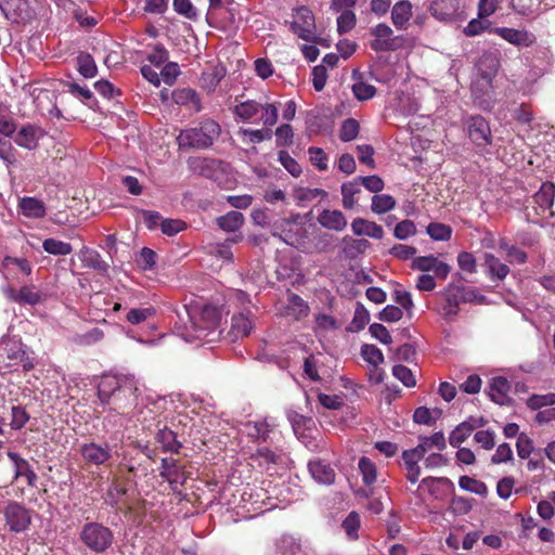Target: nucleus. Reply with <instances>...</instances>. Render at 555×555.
Here are the masks:
<instances>
[{"label":"nucleus","mask_w":555,"mask_h":555,"mask_svg":"<svg viewBox=\"0 0 555 555\" xmlns=\"http://www.w3.org/2000/svg\"><path fill=\"white\" fill-rule=\"evenodd\" d=\"M352 92L359 101L372 99L376 93V88L363 81L356 82L352 86Z\"/></svg>","instance_id":"obj_62"},{"label":"nucleus","mask_w":555,"mask_h":555,"mask_svg":"<svg viewBox=\"0 0 555 555\" xmlns=\"http://www.w3.org/2000/svg\"><path fill=\"white\" fill-rule=\"evenodd\" d=\"M482 64H489V67H490V72L481 73L482 85H485V87L487 89H490L491 82H492V77H493L494 73L496 72L498 61L491 55H483L478 65L479 70H481L480 66ZM472 92H473L474 102L476 103V105L479 106V108H481L482 111H491L493 108L494 99L488 90H486L485 92H481L478 88V85L474 83L473 88H472Z\"/></svg>","instance_id":"obj_6"},{"label":"nucleus","mask_w":555,"mask_h":555,"mask_svg":"<svg viewBox=\"0 0 555 555\" xmlns=\"http://www.w3.org/2000/svg\"><path fill=\"white\" fill-rule=\"evenodd\" d=\"M190 328L186 333H181L182 338L188 343L202 340L207 333L217 328L220 322V311L210 305L203 307H192L188 309Z\"/></svg>","instance_id":"obj_1"},{"label":"nucleus","mask_w":555,"mask_h":555,"mask_svg":"<svg viewBox=\"0 0 555 555\" xmlns=\"http://www.w3.org/2000/svg\"><path fill=\"white\" fill-rule=\"evenodd\" d=\"M309 159L311 164L319 170L325 171L328 168V156L323 149L310 146L308 149Z\"/></svg>","instance_id":"obj_50"},{"label":"nucleus","mask_w":555,"mask_h":555,"mask_svg":"<svg viewBox=\"0 0 555 555\" xmlns=\"http://www.w3.org/2000/svg\"><path fill=\"white\" fill-rule=\"evenodd\" d=\"M308 469L313 480L320 485L331 486L335 482L336 473L334 468L323 460L309 461Z\"/></svg>","instance_id":"obj_20"},{"label":"nucleus","mask_w":555,"mask_h":555,"mask_svg":"<svg viewBox=\"0 0 555 555\" xmlns=\"http://www.w3.org/2000/svg\"><path fill=\"white\" fill-rule=\"evenodd\" d=\"M416 225L412 220H403L397 223L393 229V236L400 241L408 240L416 234Z\"/></svg>","instance_id":"obj_54"},{"label":"nucleus","mask_w":555,"mask_h":555,"mask_svg":"<svg viewBox=\"0 0 555 555\" xmlns=\"http://www.w3.org/2000/svg\"><path fill=\"white\" fill-rule=\"evenodd\" d=\"M278 159L281 165L292 175L297 178L301 175L302 169L299 163L289 155L287 151H280L278 155Z\"/></svg>","instance_id":"obj_51"},{"label":"nucleus","mask_w":555,"mask_h":555,"mask_svg":"<svg viewBox=\"0 0 555 555\" xmlns=\"http://www.w3.org/2000/svg\"><path fill=\"white\" fill-rule=\"evenodd\" d=\"M467 133L476 146H487L492 143V134L489 122L480 115L472 116L467 122Z\"/></svg>","instance_id":"obj_11"},{"label":"nucleus","mask_w":555,"mask_h":555,"mask_svg":"<svg viewBox=\"0 0 555 555\" xmlns=\"http://www.w3.org/2000/svg\"><path fill=\"white\" fill-rule=\"evenodd\" d=\"M490 27V22L483 17L473 18L468 22L463 33L468 37L481 35Z\"/></svg>","instance_id":"obj_57"},{"label":"nucleus","mask_w":555,"mask_h":555,"mask_svg":"<svg viewBox=\"0 0 555 555\" xmlns=\"http://www.w3.org/2000/svg\"><path fill=\"white\" fill-rule=\"evenodd\" d=\"M309 305L297 294H291L287 298L286 313L295 320H300L308 315Z\"/></svg>","instance_id":"obj_36"},{"label":"nucleus","mask_w":555,"mask_h":555,"mask_svg":"<svg viewBox=\"0 0 555 555\" xmlns=\"http://www.w3.org/2000/svg\"><path fill=\"white\" fill-rule=\"evenodd\" d=\"M80 454L87 463L100 466L112 457V449L107 443L89 442L81 446Z\"/></svg>","instance_id":"obj_15"},{"label":"nucleus","mask_w":555,"mask_h":555,"mask_svg":"<svg viewBox=\"0 0 555 555\" xmlns=\"http://www.w3.org/2000/svg\"><path fill=\"white\" fill-rule=\"evenodd\" d=\"M276 146H291L293 144L294 131L289 124H283L275 130Z\"/></svg>","instance_id":"obj_56"},{"label":"nucleus","mask_w":555,"mask_h":555,"mask_svg":"<svg viewBox=\"0 0 555 555\" xmlns=\"http://www.w3.org/2000/svg\"><path fill=\"white\" fill-rule=\"evenodd\" d=\"M485 266L487 267L488 275L491 280H504L508 273L509 268L507 264L502 262L498 257L490 253H486L483 256Z\"/></svg>","instance_id":"obj_33"},{"label":"nucleus","mask_w":555,"mask_h":555,"mask_svg":"<svg viewBox=\"0 0 555 555\" xmlns=\"http://www.w3.org/2000/svg\"><path fill=\"white\" fill-rule=\"evenodd\" d=\"M343 528L346 534L356 540L358 538V530L360 528V516L356 512L349 513V515L343 521Z\"/></svg>","instance_id":"obj_61"},{"label":"nucleus","mask_w":555,"mask_h":555,"mask_svg":"<svg viewBox=\"0 0 555 555\" xmlns=\"http://www.w3.org/2000/svg\"><path fill=\"white\" fill-rule=\"evenodd\" d=\"M361 356L373 367L379 366L384 362V354L375 345H363Z\"/></svg>","instance_id":"obj_48"},{"label":"nucleus","mask_w":555,"mask_h":555,"mask_svg":"<svg viewBox=\"0 0 555 555\" xmlns=\"http://www.w3.org/2000/svg\"><path fill=\"white\" fill-rule=\"evenodd\" d=\"M430 14L438 21L449 22L453 17L452 0H436L429 8Z\"/></svg>","instance_id":"obj_39"},{"label":"nucleus","mask_w":555,"mask_h":555,"mask_svg":"<svg viewBox=\"0 0 555 555\" xmlns=\"http://www.w3.org/2000/svg\"><path fill=\"white\" fill-rule=\"evenodd\" d=\"M0 10L13 23L26 22L31 17L28 0H0Z\"/></svg>","instance_id":"obj_13"},{"label":"nucleus","mask_w":555,"mask_h":555,"mask_svg":"<svg viewBox=\"0 0 555 555\" xmlns=\"http://www.w3.org/2000/svg\"><path fill=\"white\" fill-rule=\"evenodd\" d=\"M10 426L14 430L22 429L29 421V414L22 406H12Z\"/></svg>","instance_id":"obj_60"},{"label":"nucleus","mask_w":555,"mask_h":555,"mask_svg":"<svg viewBox=\"0 0 555 555\" xmlns=\"http://www.w3.org/2000/svg\"><path fill=\"white\" fill-rule=\"evenodd\" d=\"M77 70L85 78H93L98 74V67L91 54L81 52L77 59Z\"/></svg>","instance_id":"obj_40"},{"label":"nucleus","mask_w":555,"mask_h":555,"mask_svg":"<svg viewBox=\"0 0 555 555\" xmlns=\"http://www.w3.org/2000/svg\"><path fill=\"white\" fill-rule=\"evenodd\" d=\"M0 271L5 280L17 279L18 274L30 275L33 268L26 258L5 256L0 264Z\"/></svg>","instance_id":"obj_16"},{"label":"nucleus","mask_w":555,"mask_h":555,"mask_svg":"<svg viewBox=\"0 0 555 555\" xmlns=\"http://www.w3.org/2000/svg\"><path fill=\"white\" fill-rule=\"evenodd\" d=\"M43 135L44 131L42 128L34 125H26L17 132L15 142L22 147L33 150L37 146L39 139Z\"/></svg>","instance_id":"obj_26"},{"label":"nucleus","mask_w":555,"mask_h":555,"mask_svg":"<svg viewBox=\"0 0 555 555\" xmlns=\"http://www.w3.org/2000/svg\"><path fill=\"white\" fill-rule=\"evenodd\" d=\"M244 216L242 212L231 210L228 214L217 218V224L225 232H235L242 228Z\"/></svg>","instance_id":"obj_37"},{"label":"nucleus","mask_w":555,"mask_h":555,"mask_svg":"<svg viewBox=\"0 0 555 555\" xmlns=\"http://www.w3.org/2000/svg\"><path fill=\"white\" fill-rule=\"evenodd\" d=\"M459 485L463 490L482 494L486 492V485L482 481L476 480L468 476H462L459 480Z\"/></svg>","instance_id":"obj_64"},{"label":"nucleus","mask_w":555,"mask_h":555,"mask_svg":"<svg viewBox=\"0 0 555 555\" xmlns=\"http://www.w3.org/2000/svg\"><path fill=\"white\" fill-rule=\"evenodd\" d=\"M319 224L327 230L341 232L347 227L345 215L337 209H323L317 217Z\"/></svg>","instance_id":"obj_23"},{"label":"nucleus","mask_w":555,"mask_h":555,"mask_svg":"<svg viewBox=\"0 0 555 555\" xmlns=\"http://www.w3.org/2000/svg\"><path fill=\"white\" fill-rule=\"evenodd\" d=\"M18 207L22 214L28 218H43L47 212L43 202L31 196L21 198Z\"/></svg>","instance_id":"obj_31"},{"label":"nucleus","mask_w":555,"mask_h":555,"mask_svg":"<svg viewBox=\"0 0 555 555\" xmlns=\"http://www.w3.org/2000/svg\"><path fill=\"white\" fill-rule=\"evenodd\" d=\"M261 120L266 127H272L279 119V108L273 103L260 104Z\"/></svg>","instance_id":"obj_55"},{"label":"nucleus","mask_w":555,"mask_h":555,"mask_svg":"<svg viewBox=\"0 0 555 555\" xmlns=\"http://www.w3.org/2000/svg\"><path fill=\"white\" fill-rule=\"evenodd\" d=\"M492 31L517 48H528L537 40L534 34L526 29L496 27Z\"/></svg>","instance_id":"obj_14"},{"label":"nucleus","mask_w":555,"mask_h":555,"mask_svg":"<svg viewBox=\"0 0 555 555\" xmlns=\"http://www.w3.org/2000/svg\"><path fill=\"white\" fill-rule=\"evenodd\" d=\"M25 351L20 340L3 337L0 340V367L12 369L22 363Z\"/></svg>","instance_id":"obj_10"},{"label":"nucleus","mask_w":555,"mask_h":555,"mask_svg":"<svg viewBox=\"0 0 555 555\" xmlns=\"http://www.w3.org/2000/svg\"><path fill=\"white\" fill-rule=\"evenodd\" d=\"M361 183L358 177L352 181L345 182L340 186L341 191V203L345 209H353L357 205L356 195L361 193Z\"/></svg>","instance_id":"obj_35"},{"label":"nucleus","mask_w":555,"mask_h":555,"mask_svg":"<svg viewBox=\"0 0 555 555\" xmlns=\"http://www.w3.org/2000/svg\"><path fill=\"white\" fill-rule=\"evenodd\" d=\"M241 434L248 436L254 441H264L269 435V425L266 421L247 422L242 425Z\"/></svg>","instance_id":"obj_34"},{"label":"nucleus","mask_w":555,"mask_h":555,"mask_svg":"<svg viewBox=\"0 0 555 555\" xmlns=\"http://www.w3.org/2000/svg\"><path fill=\"white\" fill-rule=\"evenodd\" d=\"M42 248L46 253L54 256H66L73 251L69 243L55 238H47L42 242Z\"/></svg>","instance_id":"obj_44"},{"label":"nucleus","mask_w":555,"mask_h":555,"mask_svg":"<svg viewBox=\"0 0 555 555\" xmlns=\"http://www.w3.org/2000/svg\"><path fill=\"white\" fill-rule=\"evenodd\" d=\"M426 232L434 241L446 242L452 236V228L440 222L429 223L426 228Z\"/></svg>","instance_id":"obj_46"},{"label":"nucleus","mask_w":555,"mask_h":555,"mask_svg":"<svg viewBox=\"0 0 555 555\" xmlns=\"http://www.w3.org/2000/svg\"><path fill=\"white\" fill-rule=\"evenodd\" d=\"M78 257L86 268L93 269L100 273H106L108 270L107 262H105L101 255L94 249L82 247Z\"/></svg>","instance_id":"obj_28"},{"label":"nucleus","mask_w":555,"mask_h":555,"mask_svg":"<svg viewBox=\"0 0 555 555\" xmlns=\"http://www.w3.org/2000/svg\"><path fill=\"white\" fill-rule=\"evenodd\" d=\"M412 268L423 272L433 271L438 279H447L451 271V267L440 261L435 256H421L416 257L412 261Z\"/></svg>","instance_id":"obj_17"},{"label":"nucleus","mask_w":555,"mask_h":555,"mask_svg":"<svg viewBox=\"0 0 555 555\" xmlns=\"http://www.w3.org/2000/svg\"><path fill=\"white\" fill-rule=\"evenodd\" d=\"M8 456L14 464L15 479L20 477H25L27 485L30 487H35L38 477L37 474L31 469L29 463L15 452H9Z\"/></svg>","instance_id":"obj_27"},{"label":"nucleus","mask_w":555,"mask_h":555,"mask_svg":"<svg viewBox=\"0 0 555 555\" xmlns=\"http://www.w3.org/2000/svg\"><path fill=\"white\" fill-rule=\"evenodd\" d=\"M392 374L405 387H414L416 385V379H415L412 371L404 365H401V364L395 365L392 367Z\"/></svg>","instance_id":"obj_59"},{"label":"nucleus","mask_w":555,"mask_h":555,"mask_svg":"<svg viewBox=\"0 0 555 555\" xmlns=\"http://www.w3.org/2000/svg\"><path fill=\"white\" fill-rule=\"evenodd\" d=\"M327 196L328 193L325 190L319 188L310 189L306 186H298L295 188L293 191L294 201L299 206H305L308 203H311L318 198L325 199L327 198Z\"/></svg>","instance_id":"obj_32"},{"label":"nucleus","mask_w":555,"mask_h":555,"mask_svg":"<svg viewBox=\"0 0 555 555\" xmlns=\"http://www.w3.org/2000/svg\"><path fill=\"white\" fill-rule=\"evenodd\" d=\"M291 27L299 38L317 42L314 16L308 8L301 7L295 11Z\"/></svg>","instance_id":"obj_9"},{"label":"nucleus","mask_w":555,"mask_h":555,"mask_svg":"<svg viewBox=\"0 0 555 555\" xmlns=\"http://www.w3.org/2000/svg\"><path fill=\"white\" fill-rule=\"evenodd\" d=\"M137 382L128 376H105L99 384L98 396L102 404H107L112 396L129 392L134 396Z\"/></svg>","instance_id":"obj_5"},{"label":"nucleus","mask_w":555,"mask_h":555,"mask_svg":"<svg viewBox=\"0 0 555 555\" xmlns=\"http://www.w3.org/2000/svg\"><path fill=\"white\" fill-rule=\"evenodd\" d=\"M219 166L220 163L210 158H195L191 162L192 169L206 178H212V172L219 168Z\"/></svg>","instance_id":"obj_45"},{"label":"nucleus","mask_w":555,"mask_h":555,"mask_svg":"<svg viewBox=\"0 0 555 555\" xmlns=\"http://www.w3.org/2000/svg\"><path fill=\"white\" fill-rule=\"evenodd\" d=\"M555 404V393L548 392L545 395H532L527 400V405L531 410H539L543 406Z\"/></svg>","instance_id":"obj_58"},{"label":"nucleus","mask_w":555,"mask_h":555,"mask_svg":"<svg viewBox=\"0 0 555 555\" xmlns=\"http://www.w3.org/2000/svg\"><path fill=\"white\" fill-rule=\"evenodd\" d=\"M173 101L178 105L194 104L196 109H199V99L196 92L192 89H181L173 92Z\"/></svg>","instance_id":"obj_53"},{"label":"nucleus","mask_w":555,"mask_h":555,"mask_svg":"<svg viewBox=\"0 0 555 555\" xmlns=\"http://www.w3.org/2000/svg\"><path fill=\"white\" fill-rule=\"evenodd\" d=\"M485 424L486 421L483 417L470 416L452 430L449 436V443L453 448H459L460 444L463 443L476 428L482 427Z\"/></svg>","instance_id":"obj_18"},{"label":"nucleus","mask_w":555,"mask_h":555,"mask_svg":"<svg viewBox=\"0 0 555 555\" xmlns=\"http://www.w3.org/2000/svg\"><path fill=\"white\" fill-rule=\"evenodd\" d=\"M259 112L260 104L253 100L241 102L236 104L233 109L236 118L245 122L251 121V119L257 116Z\"/></svg>","instance_id":"obj_38"},{"label":"nucleus","mask_w":555,"mask_h":555,"mask_svg":"<svg viewBox=\"0 0 555 555\" xmlns=\"http://www.w3.org/2000/svg\"><path fill=\"white\" fill-rule=\"evenodd\" d=\"M359 134V124L353 118L346 119L339 130V139L343 142H350Z\"/></svg>","instance_id":"obj_52"},{"label":"nucleus","mask_w":555,"mask_h":555,"mask_svg":"<svg viewBox=\"0 0 555 555\" xmlns=\"http://www.w3.org/2000/svg\"><path fill=\"white\" fill-rule=\"evenodd\" d=\"M80 540L90 551L103 553L112 546L114 533L108 527L92 521L83 525L80 531Z\"/></svg>","instance_id":"obj_4"},{"label":"nucleus","mask_w":555,"mask_h":555,"mask_svg":"<svg viewBox=\"0 0 555 555\" xmlns=\"http://www.w3.org/2000/svg\"><path fill=\"white\" fill-rule=\"evenodd\" d=\"M254 322L251 319V312L249 310L240 312L232 317V323L230 328V335L232 339L243 338L249 335L253 328Z\"/></svg>","instance_id":"obj_24"},{"label":"nucleus","mask_w":555,"mask_h":555,"mask_svg":"<svg viewBox=\"0 0 555 555\" xmlns=\"http://www.w3.org/2000/svg\"><path fill=\"white\" fill-rule=\"evenodd\" d=\"M446 302L442 306L441 313L446 319H452L459 313V306L462 302L460 294L456 292V285L449 284L444 289Z\"/></svg>","instance_id":"obj_30"},{"label":"nucleus","mask_w":555,"mask_h":555,"mask_svg":"<svg viewBox=\"0 0 555 555\" xmlns=\"http://www.w3.org/2000/svg\"><path fill=\"white\" fill-rule=\"evenodd\" d=\"M456 292L460 294L462 302L482 305L487 302L486 296L481 295L476 287L457 286Z\"/></svg>","instance_id":"obj_49"},{"label":"nucleus","mask_w":555,"mask_h":555,"mask_svg":"<svg viewBox=\"0 0 555 555\" xmlns=\"http://www.w3.org/2000/svg\"><path fill=\"white\" fill-rule=\"evenodd\" d=\"M220 126L212 119H206L199 127L182 130L178 143L182 147L207 149L220 135Z\"/></svg>","instance_id":"obj_2"},{"label":"nucleus","mask_w":555,"mask_h":555,"mask_svg":"<svg viewBox=\"0 0 555 555\" xmlns=\"http://www.w3.org/2000/svg\"><path fill=\"white\" fill-rule=\"evenodd\" d=\"M457 264L461 270L467 273H476L477 272V262L475 256L469 251H461L457 255Z\"/></svg>","instance_id":"obj_63"},{"label":"nucleus","mask_w":555,"mask_h":555,"mask_svg":"<svg viewBox=\"0 0 555 555\" xmlns=\"http://www.w3.org/2000/svg\"><path fill=\"white\" fill-rule=\"evenodd\" d=\"M396 204V199L389 194H375L372 197L371 210L376 215H383L391 211Z\"/></svg>","instance_id":"obj_41"},{"label":"nucleus","mask_w":555,"mask_h":555,"mask_svg":"<svg viewBox=\"0 0 555 555\" xmlns=\"http://www.w3.org/2000/svg\"><path fill=\"white\" fill-rule=\"evenodd\" d=\"M5 525L14 533L28 530L31 524V512L18 502H9L3 509Z\"/></svg>","instance_id":"obj_7"},{"label":"nucleus","mask_w":555,"mask_h":555,"mask_svg":"<svg viewBox=\"0 0 555 555\" xmlns=\"http://www.w3.org/2000/svg\"><path fill=\"white\" fill-rule=\"evenodd\" d=\"M160 476L171 485H182L185 480L184 472L177 464V461L172 457L162 460Z\"/></svg>","instance_id":"obj_29"},{"label":"nucleus","mask_w":555,"mask_h":555,"mask_svg":"<svg viewBox=\"0 0 555 555\" xmlns=\"http://www.w3.org/2000/svg\"><path fill=\"white\" fill-rule=\"evenodd\" d=\"M509 391L511 384L503 376H496L491 378L487 388V393L489 398L500 405H505L511 402Z\"/></svg>","instance_id":"obj_21"},{"label":"nucleus","mask_w":555,"mask_h":555,"mask_svg":"<svg viewBox=\"0 0 555 555\" xmlns=\"http://www.w3.org/2000/svg\"><path fill=\"white\" fill-rule=\"evenodd\" d=\"M157 442L160 444L162 449L166 452H178L181 444L176 438V434L168 429H160L157 434Z\"/></svg>","instance_id":"obj_43"},{"label":"nucleus","mask_w":555,"mask_h":555,"mask_svg":"<svg viewBox=\"0 0 555 555\" xmlns=\"http://www.w3.org/2000/svg\"><path fill=\"white\" fill-rule=\"evenodd\" d=\"M412 16L413 5L409 0H400L391 8L390 18L397 30H406Z\"/></svg>","instance_id":"obj_22"},{"label":"nucleus","mask_w":555,"mask_h":555,"mask_svg":"<svg viewBox=\"0 0 555 555\" xmlns=\"http://www.w3.org/2000/svg\"><path fill=\"white\" fill-rule=\"evenodd\" d=\"M351 230L353 234L358 236L364 235L375 240H380L384 236V229L382 225L360 217L352 220Z\"/></svg>","instance_id":"obj_25"},{"label":"nucleus","mask_w":555,"mask_h":555,"mask_svg":"<svg viewBox=\"0 0 555 555\" xmlns=\"http://www.w3.org/2000/svg\"><path fill=\"white\" fill-rule=\"evenodd\" d=\"M370 34L373 37L370 47L375 52L396 51L400 48L398 41L401 40L402 37L393 36L392 28L386 23H379L372 27Z\"/></svg>","instance_id":"obj_8"},{"label":"nucleus","mask_w":555,"mask_h":555,"mask_svg":"<svg viewBox=\"0 0 555 555\" xmlns=\"http://www.w3.org/2000/svg\"><path fill=\"white\" fill-rule=\"evenodd\" d=\"M2 292L10 301L17 302L20 305L36 306L43 299L42 293L39 292L35 285H25L20 289L8 285L2 287Z\"/></svg>","instance_id":"obj_12"},{"label":"nucleus","mask_w":555,"mask_h":555,"mask_svg":"<svg viewBox=\"0 0 555 555\" xmlns=\"http://www.w3.org/2000/svg\"><path fill=\"white\" fill-rule=\"evenodd\" d=\"M338 13L339 15L336 20L337 31L338 34L344 35L354 28L357 24V16L352 10H344Z\"/></svg>","instance_id":"obj_47"},{"label":"nucleus","mask_w":555,"mask_h":555,"mask_svg":"<svg viewBox=\"0 0 555 555\" xmlns=\"http://www.w3.org/2000/svg\"><path fill=\"white\" fill-rule=\"evenodd\" d=\"M555 199V184L553 182H543L539 191L533 195L534 204L538 206L539 215H548L553 217L552 207Z\"/></svg>","instance_id":"obj_19"},{"label":"nucleus","mask_w":555,"mask_h":555,"mask_svg":"<svg viewBox=\"0 0 555 555\" xmlns=\"http://www.w3.org/2000/svg\"><path fill=\"white\" fill-rule=\"evenodd\" d=\"M358 467L362 476V481L365 486H371L376 481L377 468L369 457L362 456L359 460Z\"/></svg>","instance_id":"obj_42"},{"label":"nucleus","mask_w":555,"mask_h":555,"mask_svg":"<svg viewBox=\"0 0 555 555\" xmlns=\"http://www.w3.org/2000/svg\"><path fill=\"white\" fill-rule=\"evenodd\" d=\"M300 215L295 214L291 218L278 220L273 225L272 235L279 237L287 245L295 248H304L307 238L308 230L306 225L300 222Z\"/></svg>","instance_id":"obj_3"}]
</instances>
